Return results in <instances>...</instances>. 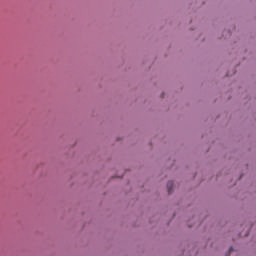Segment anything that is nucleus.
<instances>
[{"instance_id":"obj_1","label":"nucleus","mask_w":256,"mask_h":256,"mask_svg":"<svg viewBox=\"0 0 256 256\" xmlns=\"http://www.w3.org/2000/svg\"><path fill=\"white\" fill-rule=\"evenodd\" d=\"M167 189H168V193H173V181H169L167 183Z\"/></svg>"},{"instance_id":"obj_2","label":"nucleus","mask_w":256,"mask_h":256,"mask_svg":"<svg viewBox=\"0 0 256 256\" xmlns=\"http://www.w3.org/2000/svg\"><path fill=\"white\" fill-rule=\"evenodd\" d=\"M230 251H233V248H230Z\"/></svg>"}]
</instances>
